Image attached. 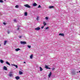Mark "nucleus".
I'll return each mask as SVG.
<instances>
[{
	"label": "nucleus",
	"instance_id": "obj_24",
	"mask_svg": "<svg viewBox=\"0 0 80 80\" xmlns=\"http://www.w3.org/2000/svg\"><path fill=\"white\" fill-rule=\"evenodd\" d=\"M3 1L2 0H0V3H3Z\"/></svg>",
	"mask_w": 80,
	"mask_h": 80
},
{
	"label": "nucleus",
	"instance_id": "obj_4",
	"mask_svg": "<svg viewBox=\"0 0 80 80\" xmlns=\"http://www.w3.org/2000/svg\"><path fill=\"white\" fill-rule=\"evenodd\" d=\"M40 30V28L39 27L35 28V30Z\"/></svg>",
	"mask_w": 80,
	"mask_h": 80
},
{
	"label": "nucleus",
	"instance_id": "obj_18",
	"mask_svg": "<svg viewBox=\"0 0 80 80\" xmlns=\"http://www.w3.org/2000/svg\"><path fill=\"white\" fill-rule=\"evenodd\" d=\"M39 68H40V71H41V72H42V71L43 70V69H42V68L41 67H40Z\"/></svg>",
	"mask_w": 80,
	"mask_h": 80
},
{
	"label": "nucleus",
	"instance_id": "obj_35",
	"mask_svg": "<svg viewBox=\"0 0 80 80\" xmlns=\"http://www.w3.org/2000/svg\"><path fill=\"white\" fill-rule=\"evenodd\" d=\"M48 69H50V68H48Z\"/></svg>",
	"mask_w": 80,
	"mask_h": 80
},
{
	"label": "nucleus",
	"instance_id": "obj_26",
	"mask_svg": "<svg viewBox=\"0 0 80 80\" xmlns=\"http://www.w3.org/2000/svg\"><path fill=\"white\" fill-rule=\"evenodd\" d=\"M38 8H41V6H40V5H39Z\"/></svg>",
	"mask_w": 80,
	"mask_h": 80
},
{
	"label": "nucleus",
	"instance_id": "obj_7",
	"mask_svg": "<svg viewBox=\"0 0 80 80\" xmlns=\"http://www.w3.org/2000/svg\"><path fill=\"white\" fill-rule=\"evenodd\" d=\"M12 66H14V67H15L17 68H18V66H17V65L12 64Z\"/></svg>",
	"mask_w": 80,
	"mask_h": 80
},
{
	"label": "nucleus",
	"instance_id": "obj_23",
	"mask_svg": "<svg viewBox=\"0 0 80 80\" xmlns=\"http://www.w3.org/2000/svg\"><path fill=\"white\" fill-rule=\"evenodd\" d=\"M28 47L29 48H31V46L28 45Z\"/></svg>",
	"mask_w": 80,
	"mask_h": 80
},
{
	"label": "nucleus",
	"instance_id": "obj_36",
	"mask_svg": "<svg viewBox=\"0 0 80 80\" xmlns=\"http://www.w3.org/2000/svg\"><path fill=\"white\" fill-rule=\"evenodd\" d=\"M19 30V28H18L17 29V30Z\"/></svg>",
	"mask_w": 80,
	"mask_h": 80
},
{
	"label": "nucleus",
	"instance_id": "obj_3",
	"mask_svg": "<svg viewBox=\"0 0 80 80\" xmlns=\"http://www.w3.org/2000/svg\"><path fill=\"white\" fill-rule=\"evenodd\" d=\"M24 6L25 7H27V8H30V7H30V6H29L28 4H26V5H25Z\"/></svg>",
	"mask_w": 80,
	"mask_h": 80
},
{
	"label": "nucleus",
	"instance_id": "obj_37",
	"mask_svg": "<svg viewBox=\"0 0 80 80\" xmlns=\"http://www.w3.org/2000/svg\"><path fill=\"white\" fill-rule=\"evenodd\" d=\"M37 20H38V18H37Z\"/></svg>",
	"mask_w": 80,
	"mask_h": 80
},
{
	"label": "nucleus",
	"instance_id": "obj_28",
	"mask_svg": "<svg viewBox=\"0 0 80 80\" xmlns=\"http://www.w3.org/2000/svg\"><path fill=\"white\" fill-rule=\"evenodd\" d=\"M48 28H48V27L46 28V29H48Z\"/></svg>",
	"mask_w": 80,
	"mask_h": 80
},
{
	"label": "nucleus",
	"instance_id": "obj_25",
	"mask_svg": "<svg viewBox=\"0 0 80 80\" xmlns=\"http://www.w3.org/2000/svg\"><path fill=\"white\" fill-rule=\"evenodd\" d=\"M45 19L46 20H48V17H45Z\"/></svg>",
	"mask_w": 80,
	"mask_h": 80
},
{
	"label": "nucleus",
	"instance_id": "obj_33",
	"mask_svg": "<svg viewBox=\"0 0 80 80\" xmlns=\"http://www.w3.org/2000/svg\"><path fill=\"white\" fill-rule=\"evenodd\" d=\"M19 38H22V36H19Z\"/></svg>",
	"mask_w": 80,
	"mask_h": 80
},
{
	"label": "nucleus",
	"instance_id": "obj_15",
	"mask_svg": "<svg viewBox=\"0 0 80 80\" xmlns=\"http://www.w3.org/2000/svg\"><path fill=\"white\" fill-rule=\"evenodd\" d=\"M54 8V6H50L49 7V8L51 9V8Z\"/></svg>",
	"mask_w": 80,
	"mask_h": 80
},
{
	"label": "nucleus",
	"instance_id": "obj_9",
	"mask_svg": "<svg viewBox=\"0 0 80 80\" xmlns=\"http://www.w3.org/2000/svg\"><path fill=\"white\" fill-rule=\"evenodd\" d=\"M37 3H36L34 2L33 4V6H34V7H35V6H37Z\"/></svg>",
	"mask_w": 80,
	"mask_h": 80
},
{
	"label": "nucleus",
	"instance_id": "obj_27",
	"mask_svg": "<svg viewBox=\"0 0 80 80\" xmlns=\"http://www.w3.org/2000/svg\"><path fill=\"white\" fill-rule=\"evenodd\" d=\"M52 71L54 70H55V68H52Z\"/></svg>",
	"mask_w": 80,
	"mask_h": 80
},
{
	"label": "nucleus",
	"instance_id": "obj_30",
	"mask_svg": "<svg viewBox=\"0 0 80 80\" xmlns=\"http://www.w3.org/2000/svg\"><path fill=\"white\" fill-rule=\"evenodd\" d=\"M43 28H44V26H42V27H41V28L42 29H43Z\"/></svg>",
	"mask_w": 80,
	"mask_h": 80
},
{
	"label": "nucleus",
	"instance_id": "obj_12",
	"mask_svg": "<svg viewBox=\"0 0 80 80\" xmlns=\"http://www.w3.org/2000/svg\"><path fill=\"white\" fill-rule=\"evenodd\" d=\"M33 54H31L30 56V58H31V59H32L33 58Z\"/></svg>",
	"mask_w": 80,
	"mask_h": 80
},
{
	"label": "nucleus",
	"instance_id": "obj_16",
	"mask_svg": "<svg viewBox=\"0 0 80 80\" xmlns=\"http://www.w3.org/2000/svg\"><path fill=\"white\" fill-rule=\"evenodd\" d=\"M27 14H28L27 12H26L24 13L25 16H27Z\"/></svg>",
	"mask_w": 80,
	"mask_h": 80
},
{
	"label": "nucleus",
	"instance_id": "obj_40",
	"mask_svg": "<svg viewBox=\"0 0 80 80\" xmlns=\"http://www.w3.org/2000/svg\"><path fill=\"white\" fill-rule=\"evenodd\" d=\"M0 46H1V45L0 44Z\"/></svg>",
	"mask_w": 80,
	"mask_h": 80
},
{
	"label": "nucleus",
	"instance_id": "obj_31",
	"mask_svg": "<svg viewBox=\"0 0 80 80\" xmlns=\"http://www.w3.org/2000/svg\"><path fill=\"white\" fill-rule=\"evenodd\" d=\"M3 24H4V25H6V23H5V22H3Z\"/></svg>",
	"mask_w": 80,
	"mask_h": 80
},
{
	"label": "nucleus",
	"instance_id": "obj_17",
	"mask_svg": "<svg viewBox=\"0 0 80 80\" xmlns=\"http://www.w3.org/2000/svg\"><path fill=\"white\" fill-rule=\"evenodd\" d=\"M19 74L20 75H22V74H23V72L21 71H19Z\"/></svg>",
	"mask_w": 80,
	"mask_h": 80
},
{
	"label": "nucleus",
	"instance_id": "obj_32",
	"mask_svg": "<svg viewBox=\"0 0 80 80\" xmlns=\"http://www.w3.org/2000/svg\"><path fill=\"white\" fill-rule=\"evenodd\" d=\"M10 33V32L8 31V34H9Z\"/></svg>",
	"mask_w": 80,
	"mask_h": 80
},
{
	"label": "nucleus",
	"instance_id": "obj_1",
	"mask_svg": "<svg viewBox=\"0 0 80 80\" xmlns=\"http://www.w3.org/2000/svg\"><path fill=\"white\" fill-rule=\"evenodd\" d=\"M21 44H23V45H25V44H27V42L25 41H21L20 42Z\"/></svg>",
	"mask_w": 80,
	"mask_h": 80
},
{
	"label": "nucleus",
	"instance_id": "obj_2",
	"mask_svg": "<svg viewBox=\"0 0 80 80\" xmlns=\"http://www.w3.org/2000/svg\"><path fill=\"white\" fill-rule=\"evenodd\" d=\"M9 76L11 77H12L13 76V74H12V72H10L9 73Z\"/></svg>",
	"mask_w": 80,
	"mask_h": 80
},
{
	"label": "nucleus",
	"instance_id": "obj_21",
	"mask_svg": "<svg viewBox=\"0 0 80 80\" xmlns=\"http://www.w3.org/2000/svg\"><path fill=\"white\" fill-rule=\"evenodd\" d=\"M43 24L44 25V26H45L47 24L46 23H45V22H44Z\"/></svg>",
	"mask_w": 80,
	"mask_h": 80
},
{
	"label": "nucleus",
	"instance_id": "obj_8",
	"mask_svg": "<svg viewBox=\"0 0 80 80\" xmlns=\"http://www.w3.org/2000/svg\"><path fill=\"white\" fill-rule=\"evenodd\" d=\"M15 78L16 80H19V79H20V77L19 76H17L15 77Z\"/></svg>",
	"mask_w": 80,
	"mask_h": 80
},
{
	"label": "nucleus",
	"instance_id": "obj_34",
	"mask_svg": "<svg viewBox=\"0 0 80 80\" xmlns=\"http://www.w3.org/2000/svg\"><path fill=\"white\" fill-rule=\"evenodd\" d=\"M24 63H26V62H24Z\"/></svg>",
	"mask_w": 80,
	"mask_h": 80
},
{
	"label": "nucleus",
	"instance_id": "obj_6",
	"mask_svg": "<svg viewBox=\"0 0 80 80\" xmlns=\"http://www.w3.org/2000/svg\"><path fill=\"white\" fill-rule=\"evenodd\" d=\"M51 75H52V72H50L49 74L48 75L49 78H50V77H51Z\"/></svg>",
	"mask_w": 80,
	"mask_h": 80
},
{
	"label": "nucleus",
	"instance_id": "obj_14",
	"mask_svg": "<svg viewBox=\"0 0 80 80\" xmlns=\"http://www.w3.org/2000/svg\"><path fill=\"white\" fill-rule=\"evenodd\" d=\"M0 62L1 63H3V62H4V61H3L2 59H1L0 60Z\"/></svg>",
	"mask_w": 80,
	"mask_h": 80
},
{
	"label": "nucleus",
	"instance_id": "obj_19",
	"mask_svg": "<svg viewBox=\"0 0 80 80\" xmlns=\"http://www.w3.org/2000/svg\"><path fill=\"white\" fill-rule=\"evenodd\" d=\"M7 41H5L4 42V45H6V44H7Z\"/></svg>",
	"mask_w": 80,
	"mask_h": 80
},
{
	"label": "nucleus",
	"instance_id": "obj_38",
	"mask_svg": "<svg viewBox=\"0 0 80 80\" xmlns=\"http://www.w3.org/2000/svg\"><path fill=\"white\" fill-rule=\"evenodd\" d=\"M79 72H77V73H79Z\"/></svg>",
	"mask_w": 80,
	"mask_h": 80
},
{
	"label": "nucleus",
	"instance_id": "obj_13",
	"mask_svg": "<svg viewBox=\"0 0 80 80\" xmlns=\"http://www.w3.org/2000/svg\"><path fill=\"white\" fill-rule=\"evenodd\" d=\"M6 63L7 65H8L10 66V63H9L8 61L6 62Z\"/></svg>",
	"mask_w": 80,
	"mask_h": 80
},
{
	"label": "nucleus",
	"instance_id": "obj_20",
	"mask_svg": "<svg viewBox=\"0 0 80 80\" xmlns=\"http://www.w3.org/2000/svg\"><path fill=\"white\" fill-rule=\"evenodd\" d=\"M15 8H18V5H17L15 7Z\"/></svg>",
	"mask_w": 80,
	"mask_h": 80
},
{
	"label": "nucleus",
	"instance_id": "obj_5",
	"mask_svg": "<svg viewBox=\"0 0 80 80\" xmlns=\"http://www.w3.org/2000/svg\"><path fill=\"white\" fill-rule=\"evenodd\" d=\"M59 36H62V37H64V34L63 33H60L59 34Z\"/></svg>",
	"mask_w": 80,
	"mask_h": 80
},
{
	"label": "nucleus",
	"instance_id": "obj_39",
	"mask_svg": "<svg viewBox=\"0 0 80 80\" xmlns=\"http://www.w3.org/2000/svg\"><path fill=\"white\" fill-rule=\"evenodd\" d=\"M4 0V1H6V0Z\"/></svg>",
	"mask_w": 80,
	"mask_h": 80
},
{
	"label": "nucleus",
	"instance_id": "obj_10",
	"mask_svg": "<svg viewBox=\"0 0 80 80\" xmlns=\"http://www.w3.org/2000/svg\"><path fill=\"white\" fill-rule=\"evenodd\" d=\"M3 69L4 70H7V67L6 66H4L3 67Z\"/></svg>",
	"mask_w": 80,
	"mask_h": 80
},
{
	"label": "nucleus",
	"instance_id": "obj_22",
	"mask_svg": "<svg viewBox=\"0 0 80 80\" xmlns=\"http://www.w3.org/2000/svg\"><path fill=\"white\" fill-rule=\"evenodd\" d=\"M45 68H47V69H48V66L47 65L45 66Z\"/></svg>",
	"mask_w": 80,
	"mask_h": 80
},
{
	"label": "nucleus",
	"instance_id": "obj_29",
	"mask_svg": "<svg viewBox=\"0 0 80 80\" xmlns=\"http://www.w3.org/2000/svg\"><path fill=\"white\" fill-rule=\"evenodd\" d=\"M14 22H17V21H16V20L14 19Z\"/></svg>",
	"mask_w": 80,
	"mask_h": 80
},
{
	"label": "nucleus",
	"instance_id": "obj_11",
	"mask_svg": "<svg viewBox=\"0 0 80 80\" xmlns=\"http://www.w3.org/2000/svg\"><path fill=\"white\" fill-rule=\"evenodd\" d=\"M15 50L17 52H18V51H19V50H20V48H18L17 49H16Z\"/></svg>",
	"mask_w": 80,
	"mask_h": 80
}]
</instances>
